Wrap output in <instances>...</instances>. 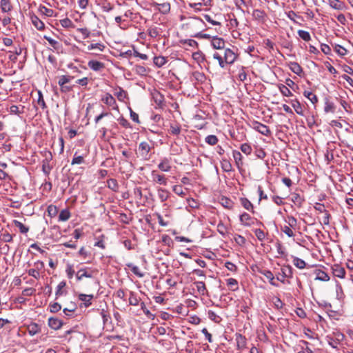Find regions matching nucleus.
Segmentation results:
<instances>
[{"mask_svg":"<svg viewBox=\"0 0 353 353\" xmlns=\"http://www.w3.org/2000/svg\"><path fill=\"white\" fill-rule=\"evenodd\" d=\"M39 11L47 17H52L54 15V10L41 5L39 6Z\"/></svg>","mask_w":353,"mask_h":353,"instance_id":"56","label":"nucleus"},{"mask_svg":"<svg viewBox=\"0 0 353 353\" xmlns=\"http://www.w3.org/2000/svg\"><path fill=\"white\" fill-rule=\"evenodd\" d=\"M43 38L48 41L49 44L57 52L62 49V44L59 41L52 39L50 37L45 35Z\"/></svg>","mask_w":353,"mask_h":353,"instance_id":"20","label":"nucleus"},{"mask_svg":"<svg viewBox=\"0 0 353 353\" xmlns=\"http://www.w3.org/2000/svg\"><path fill=\"white\" fill-rule=\"evenodd\" d=\"M304 199L299 194L294 193L292 196V201L296 205H301Z\"/></svg>","mask_w":353,"mask_h":353,"instance_id":"61","label":"nucleus"},{"mask_svg":"<svg viewBox=\"0 0 353 353\" xmlns=\"http://www.w3.org/2000/svg\"><path fill=\"white\" fill-rule=\"evenodd\" d=\"M236 346L239 350H243L245 348L247 344L246 338L241 334H236Z\"/></svg>","mask_w":353,"mask_h":353,"instance_id":"17","label":"nucleus"},{"mask_svg":"<svg viewBox=\"0 0 353 353\" xmlns=\"http://www.w3.org/2000/svg\"><path fill=\"white\" fill-rule=\"evenodd\" d=\"M152 6L155 7L161 13L163 14H166L170 11V4L168 2H164L162 3L154 2L152 3Z\"/></svg>","mask_w":353,"mask_h":353,"instance_id":"11","label":"nucleus"},{"mask_svg":"<svg viewBox=\"0 0 353 353\" xmlns=\"http://www.w3.org/2000/svg\"><path fill=\"white\" fill-rule=\"evenodd\" d=\"M194 285L196 288L198 292L202 295L205 296L208 294V290L206 288L205 284L203 281H195L194 283Z\"/></svg>","mask_w":353,"mask_h":353,"instance_id":"21","label":"nucleus"},{"mask_svg":"<svg viewBox=\"0 0 353 353\" xmlns=\"http://www.w3.org/2000/svg\"><path fill=\"white\" fill-rule=\"evenodd\" d=\"M221 168L225 172H230L232 171V165L229 160L223 159L221 161Z\"/></svg>","mask_w":353,"mask_h":353,"instance_id":"32","label":"nucleus"},{"mask_svg":"<svg viewBox=\"0 0 353 353\" xmlns=\"http://www.w3.org/2000/svg\"><path fill=\"white\" fill-rule=\"evenodd\" d=\"M88 50H98L100 52H103L105 48V46L102 43H91L87 47Z\"/></svg>","mask_w":353,"mask_h":353,"instance_id":"45","label":"nucleus"},{"mask_svg":"<svg viewBox=\"0 0 353 353\" xmlns=\"http://www.w3.org/2000/svg\"><path fill=\"white\" fill-rule=\"evenodd\" d=\"M47 212L50 217H54L58 213V208L56 205H50L47 208Z\"/></svg>","mask_w":353,"mask_h":353,"instance_id":"59","label":"nucleus"},{"mask_svg":"<svg viewBox=\"0 0 353 353\" xmlns=\"http://www.w3.org/2000/svg\"><path fill=\"white\" fill-rule=\"evenodd\" d=\"M205 141L210 145H215L218 143L219 139L215 135H208L205 137Z\"/></svg>","mask_w":353,"mask_h":353,"instance_id":"54","label":"nucleus"},{"mask_svg":"<svg viewBox=\"0 0 353 353\" xmlns=\"http://www.w3.org/2000/svg\"><path fill=\"white\" fill-rule=\"evenodd\" d=\"M252 17L258 21H263L266 17V14L263 10L255 9L253 10Z\"/></svg>","mask_w":353,"mask_h":353,"instance_id":"30","label":"nucleus"},{"mask_svg":"<svg viewBox=\"0 0 353 353\" xmlns=\"http://www.w3.org/2000/svg\"><path fill=\"white\" fill-rule=\"evenodd\" d=\"M172 190L176 194L182 197H183L186 194V193L183 191V187L180 185H174L172 187Z\"/></svg>","mask_w":353,"mask_h":353,"instance_id":"58","label":"nucleus"},{"mask_svg":"<svg viewBox=\"0 0 353 353\" xmlns=\"http://www.w3.org/2000/svg\"><path fill=\"white\" fill-rule=\"evenodd\" d=\"M101 101L107 105L112 107L113 109L117 108L116 100L110 93H106L102 97Z\"/></svg>","mask_w":353,"mask_h":353,"instance_id":"12","label":"nucleus"},{"mask_svg":"<svg viewBox=\"0 0 353 353\" xmlns=\"http://www.w3.org/2000/svg\"><path fill=\"white\" fill-rule=\"evenodd\" d=\"M332 273L334 276L339 277L340 279H343L345 276V270L344 268L339 264H334L332 267Z\"/></svg>","mask_w":353,"mask_h":353,"instance_id":"13","label":"nucleus"},{"mask_svg":"<svg viewBox=\"0 0 353 353\" xmlns=\"http://www.w3.org/2000/svg\"><path fill=\"white\" fill-rule=\"evenodd\" d=\"M208 316L211 321L216 323H219L222 321V318L212 310L208 312Z\"/></svg>","mask_w":353,"mask_h":353,"instance_id":"35","label":"nucleus"},{"mask_svg":"<svg viewBox=\"0 0 353 353\" xmlns=\"http://www.w3.org/2000/svg\"><path fill=\"white\" fill-rule=\"evenodd\" d=\"M303 95L307 98L313 104H316L318 102V98L316 95L310 91H304Z\"/></svg>","mask_w":353,"mask_h":353,"instance_id":"44","label":"nucleus"},{"mask_svg":"<svg viewBox=\"0 0 353 353\" xmlns=\"http://www.w3.org/2000/svg\"><path fill=\"white\" fill-rule=\"evenodd\" d=\"M157 167L162 172H170L171 170L170 159L167 157L161 159Z\"/></svg>","mask_w":353,"mask_h":353,"instance_id":"9","label":"nucleus"},{"mask_svg":"<svg viewBox=\"0 0 353 353\" xmlns=\"http://www.w3.org/2000/svg\"><path fill=\"white\" fill-rule=\"evenodd\" d=\"M158 196L159 198V199L161 200V201L163 202V201H165L168 197H169V192L165 190V189H163V188H159L158 189Z\"/></svg>","mask_w":353,"mask_h":353,"instance_id":"37","label":"nucleus"},{"mask_svg":"<svg viewBox=\"0 0 353 353\" xmlns=\"http://www.w3.org/2000/svg\"><path fill=\"white\" fill-rule=\"evenodd\" d=\"M129 303L130 305H134V306H137L139 303V298L137 296V294L134 292H130Z\"/></svg>","mask_w":353,"mask_h":353,"instance_id":"39","label":"nucleus"},{"mask_svg":"<svg viewBox=\"0 0 353 353\" xmlns=\"http://www.w3.org/2000/svg\"><path fill=\"white\" fill-rule=\"evenodd\" d=\"M239 221L241 224L245 227H250L254 223V219L246 212H243L240 215Z\"/></svg>","mask_w":353,"mask_h":353,"instance_id":"8","label":"nucleus"},{"mask_svg":"<svg viewBox=\"0 0 353 353\" xmlns=\"http://www.w3.org/2000/svg\"><path fill=\"white\" fill-rule=\"evenodd\" d=\"M223 54L224 57V61L225 62V65L232 64L237 58V54H235L233 50L230 48L224 49L223 51Z\"/></svg>","mask_w":353,"mask_h":353,"instance_id":"4","label":"nucleus"},{"mask_svg":"<svg viewBox=\"0 0 353 353\" xmlns=\"http://www.w3.org/2000/svg\"><path fill=\"white\" fill-rule=\"evenodd\" d=\"M48 325L53 330H59L63 325V322L57 318L50 317L48 319Z\"/></svg>","mask_w":353,"mask_h":353,"instance_id":"18","label":"nucleus"},{"mask_svg":"<svg viewBox=\"0 0 353 353\" xmlns=\"http://www.w3.org/2000/svg\"><path fill=\"white\" fill-rule=\"evenodd\" d=\"M25 107L23 105H12L9 108V112L11 114H16L20 116L24 112Z\"/></svg>","mask_w":353,"mask_h":353,"instance_id":"24","label":"nucleus"},{"mask_svg":"<svg viewBox=\"0 0 353 353\" xmlns=\"http://www.w3.org/2000/svg\"><path fill=\"white\" fill-rule=\"evenodd\" d=\"M221 203L222 205L225 208L231 209L233 207L232 201L228 198H226V197L221 198Z\"/></svg>","mask_w":353,"mask_h":353,"instance_id":"62","label":"nucleus"},{"mask_svg":"<svg viewBox=\"0 0 353 353\" xmlns=\"http://www.w3.org/2000/svg\"><path fill=\"white\" fill-rule=\"evenodd\" d=\"M151 177L152 181L155 183L163 185H167L168 184V179L166 176L163 174H159L157 170H152L151 172Z\"/></svg>","mask_w":353,"mask_h":353,"instance_id":"3","label":"nucleus"},{"mask_svg":"<svg viewBox=\"0 0 353 353\" xmlns=\"http://www.w3.org/2000/svg\"><path fill=\"white\" fill-rule=\"evenodd\" d=\"M227 285L230 288L232 291L238 290V282L235 279L230 278L227 279Z\"/></svg>","mask_w":353,"mask_h":353,"instance_id":"49","label":"nucleus"},{"mask_svg":"<svg viewBox=\"0 0 353 353\" xmlns=\"http://www.w3.org/2000/svg\"><path fill=\"white\" fill-rule=\"evenodd\" d=\"M293 264L299 269H303L306 266V263L298 257H294Z\"/></svg>","mask_w":353,"mask_h":353,"instance_id":"50","label":"nucleus"},{"mask_svg":"<svg viewBox=\"0 0 353 353\" xmlns=\"http://www.w3.org/2000/svg\"><path fill=\"white\" fill-rule=\"evenodd\" d=\"M336 110V106L334 104L333 102L329 101L327 99H325V106H324V111L326 113H334Z\"/></svg>","mask_w":353,"mask_h":353,"instance_id":"31","label":"nucleus"},{"mask_svg":"<svg viewBox=\"0 0 353 353\" xmlns=\"http://www.w3.org/2000/svg\"><path fill=\"white\" fill-rule=\"evenodd\" d=\"M279 91L283 96L290 97L292 95V92L290 89L285 85L281 84L279 85Z\"/></svg>","mask_w":353,"mask_h":353,"instance_id":"57","label":"nucleus"},{"mask_svg":"<svg viewBox=\"0 0 353 353\" xmlns=\"http://www.w3.org/2000/svg\"><path fill=\"white\" fill-rule=\"evenodd\" d=\"M203 21L199 17H193L192 20L187 24L192 26H196L199 29H201L203 25Z\"/></svg>","mask_w":353,"mask_h":353,"instance_id":"40","label":"nucleus"},{"mask_svg":"<svg viewBox=\"0 0 353 353\" xmlns=\"http://www.w3.org/2000/svg\"><path fill=\"white\" fill-rule=\"evenodd\" d=\"M180 43L184 46H188L192 48L198 47V43L194 39H181Z\"/></svg>","mask_w":353,"mask_h":353,"instance_id":"52","label":"nucleus"},{"mask_svg":"<svg viewBox=\"0 0 353 353\" xmlns=\"http://www.w3.org/2000/svg\"><path fill=\"white\" fill-rule=\"evenodd\" d=\"M100 314L102 317L103 323L104 325H106L107 324L111 323L110 315L107 311L102 309Z\"/></svg>","mask_w":353,"mask_h":353,"instance_id":"47","label":"nucleus"},{"mask_svg":"<svg viewBox=\"0 0 353 353\" xmlns=\"http://www.w3.org/2000/svg\"><path fill=\"white\" fill-rule=\"evenodd\" d=\"M34 268L28 270V274L34 279H38L40 277L39 271L44 268V263L41 261H37L34 263Z\"/></svg>","mask_w":353,"mask_h":353,"instance_id":"2","label":"nucleus"},{"mask_svg":"<svg viewBox=\"0 0 353 353\" xmlns=\"http://www.w3.org/2000/svg\"><path fill=\"white\" fill-rule=\"evenodd\" d=\"M289 67L291 71L297 75H301V74L303 72L301 66L296 62H290Z\"/></svg>","mask_w":353,"mask_h":353,"instance_id":"25","label":"nucleus"},{"mask_svg":"<svg viewBox=\"0 0 353 353\" xmlns=\"http://www.w3.org/2000/svg\"><path fill=\"white\" fill-rule=\"evenodd\" d=\"M212 46L214 48L224 50L225 49V41L222 38L218 37H214L211 41Z\"/></svg>","mask_w":353,"mask_h":353,"instance_id":"14","label":"nucleus"},{"mask_svg":"<svg viewBox=\"0 0 353 353\" xmlns=\"http://www.w3.org/2000/svg\"><path fill=\"white\" fill-rule=\"evenodd\" d=\"M316 280H319L322 281H328L330 280L329 275L321 270H316Z\"/></svg>","mask_w":353,"mask_h":353,"instance_id":"26","label":"nucleus"},{"mask_svg":"<svg viewBox=\"0 0 353 353\" xmlns=\"http://www.w3.org/2000/svg\"><path fill=\"white\" fill-rule=\"evenodd\" d=\"M93 271L89 268H81L76 274V279L78 281H81L83 278H92Z\"/></svg>","mask_w":353,"mask_h":353,"instance_id":"7","label":"nucleus"},{"mask_svg":"<svg viewBox=\"0 0 353 353\" xmlns=\"http://www.w3.org/2000/svg\"><path fill=\"white\" fill-rule=\"evenodd\" d=\"M213 58L219 61V65L221 68H225V62L224 61V57L223 53L214 52L213 54Z\"/></svg>","mask_w":353,"mask_h":353,"instance_id":"36","label":"nucleus"},{"mask_svg":"<svg viewBox=\"0 0 353 353\" xmlns=\"http://www.w3.org/2000/svg\"><path fill=\"white\" fill-rule=\"evenodd\" d=\"M152 147L148 142L143 141L139 143L137 152L142 159L144 160H148L150 158L149 153Z\"/></svg>","mask_w":353,"mask_h":353,"instance_id":"1","label":"nucleus"},{"mask_svg":"<svg viewBox=\"0 0 353 353\" xmlns=\"http://www.w3.org/2000/svg\"><path fill=\"white\" fill-rule=\"evenodd\" d=\"M334 51L341 57L347 54V50L341 45L334 44L333 46Z\"/></svg>","mask_w":353,"mask_h":353,"instance_id":"46","label":"nucleus"},{"mask_svg":"<svg viewBox=\"0 0 353 353\" xmlns=\"http://www.w3.org/2000/svg\"><path fill=\"white\" fill-rule=\"evenodd\" d=\"M153 62L157 68H161L168 62V59L163 56H157L154 57Z\"/></svg>","mask_w":353,"mask_h":353,"instance_id":"28","label":"nucleus"},{"mask_svg":"<svg viewBox=\"0 0 353 353\" xmlns=\"http://www.w3.org/2000/svg\"><path fill=\"white\" fill-rule=\"evenodd\" d=\"M127 266L130 269V270L137 276L141 278L144 276V274L141 272L140 268L132 264V263H128Z\"/></svg>","mask_w":353,"mask_h":353,"instance_id":"38","label":"nucleus"},{"mask_svg":"<svg viewBox=\"0 0 353 353\" xmlns=\"http://www.w3.org/2000/svg\"><path fill=\"white\" fill-rule=\"evenodd\" d=\"M71 216V214L68 209L62 210L59 215V221H66Z\"/></svg>","mask_w":353,"mask_h":353,"instance_id":"34","label":"nucleus"},{"mask_svg":"<svg viewBox=\"0 0 353 353\" xmlns=\"http://www.w3.org/2000/svg\"><path fill=\"white\" fill-rule=\"evenodd\" d=\"M298 35L305 41H309L311 40V36L309 32L303 30H299Z\"/></svg>","mask_w":353,"mask_h":353,"instance_id":"51","label":"nucleus"},{"mask_svg":"<svg viewBox=\"0 0 353 353\" xmlns=\"http://www.w3.org/2000/svg\"><path fill=\"white\" fill-rule=\"evenodd\" d=\"M27 329L30 336H34L41 332L40 326L36 323H31L28 325Z\"/></svg>","mask_w":353,"mask_h":353,"instance_id":"22","label":"nucleus"},{"mask_svg":"<svg viewBox=\"0 0 353 353\" xmlns=\"http://www.w3.org/2000/svg\"><path fill=\"white\" fill-rule=\"evenodd\" d=\"M66 286V283L65 281H61L57 287V290H56V292H55V295H56V297L58 298L59 296H62L63 294H66V292H64L63 291V289Z\"/></svg>","mask_w":353,"mask_h":353,"instance_id":"43","label":"nucleus"},{"mask_svg":"<svg viewBox=\"0 0 353 353\" xmlns=\"http://www.w3.org/2000/svg\"><path fill=\"white\" fill-rule=\"evenodd\" d=\"M240 203L245 209L254 213L253 204L247 198H240Z\"/></svg>","mask_w":353,"mask_h":353,"instance_id":"23","label":"nucleus"},{"mask_svg":"<svg viewBox=\"0 0 353 353\" xmlns=\"http://www.w3.org/2000/svg\"><path fill=\"white\" fill-rule=\"evenodd\" d=\"M148 33L152 38H156L159 35V28L157 27H150L148 30Z\"/></svg>","mask_w":353,"mask_h":353,"instance_id":"64","label":"nucleus"},{"mask_svg":"<svg viewBox=\"0 0 353 353\" xmlns=\"http://www.w3.org/2000/svg\"><path fill=\"white\" fill-rule=\"evenodd\" d=\"M14 226L19 228V231L22 234H26L29 231V228L26 226L24 224H23L21 222L14 220L13 221Z\"/></svg>","mask_w":353,"mask_h":353,"instance_id":"41","label":"nucleus"},{"mask_svg":"<svg viewBox=\"0 0 353 353\" xmlns=\"http://www.w3.org/2000/svg\"><path fill=\"white\" fill-rule=\"evenodd\" d=\"M292 107L294 108L295 112L298 114H300V115H303V109H302V106L301 105V103H299V101L297 100H295L294 101H292Z\"/></svg>","mask_w":353,"mask_h":353,"instance_id":"60","label":"nucleus"},{"mask_svg":"<svg viewBox=\"0 0 353 353\" xmlns=\"http://www.w3.org/2000/svg\"><path fill=\"white\" fill-rule=\"evenodd\" d=\"M259 273L265 276L272 285L278 286V285L274 282V276L270 270H261L259 271Z\"/></svg>","mask_w":353,"mask_h":353,"instance_id":"19","label":"nucleus"},{"mask_svg":"<svg viewBox=\"0 0 353 353\" xmlns=\"http://www.w3.org/2000/svg\"><path fill=\"white\" fill-rule=\"evenodd\" d=\"M235 163L239 169L243 165V156L240 152L234 150L232 152Z\"/></svg>","mask_w":353,"mask_h":353,"instance_id":"27","label":"nucleus"},{"mask_svg":"<svg viewBox=\"0 0 353 353\" xmlns=\"http://www.w3.org/2000/svg\"><path fill=\"white\" fill-rule=\"evenodd\" d=\"M32 23L38 30H43L45 28L44 23L34 14H30Z\"/></svg>","mask_w":353,"mask_h":353,"instance_id":"15","label":"nucleus"},{"mask_svg":"<svg viewBox=\"0 0 353 353\" xmlns=\"http://www.w3.org/2000/svg\"><path fill=\"white\" fill-rule=\"evenodd\" d=\"M0 8L3 12H8L10 11L12 6L9 0H1Z\"/></svg>","mask_w":353,"mask_h":353,"instance_id":"33","label":"nucleus"},{"mask_svg":"<svg viewBox=\"0 0 353 353\" xmlns=\"http://www.w3.org/2000/svg\"><path fill=\"white\" fill-rule=\"evenodd\" d=\"M292 276V269L290 266H286L281 269V272L279 273L276 276L277 280L280 281L282 283H284L285 279L286 277Z\"/></svg>","mask_w":353,"mask_h":353,"instance_id":"10","label":"nucleus"},{"mask_svg":"<svg viewBox=\"0 0 353 353\" xmlns=\"http://www.w3.org/2000/svg\"><path fill=\"white\" fill-rule=\"evenodd\" d=\"M107 185L108 188L111 189L114 192H117L119 190V184L115 179H110L107 181Z\"/></svg>","mask_w":353,"mask_h":353,"instance_id":"42","label":"nucleus"},{"mask_svg":"<svg viewBox=\"0 0 353 353\" xmlns=\"http://www.w3.org/2000/svg\"><path fill=\"white\" fill-rule=\"evenodd\" d=\"M94 298L92 294H79L78 299L81 301V307L87 308L92 305V300Z\"/></svg>","mask_w":353,"mask_h":353,"instance_id":"5","label":"nucleus"},{"mask_svg":"<svg viewBox=\"0 0 353 353\" xmlns=\"http://www.w3.org/2000/svg\"><path fill=\"white\" fill-rule=\"evenodd\" d=\"M60 24L62 27L70 28L74 27L73 22L68 18H65L63 19L60 20Z\"/></svg>","mask_w":353,"mask_h":353,"instance_id":"63","label":"nucleus"},{"mask_svg":"<svg viewBox=\"0 0 353 353\" xmlns=\"http://www.w3.org/2000/svg\"><path fill=\"white\" fill-rule=\"evenodd\" d=\"M0 241L5 243H11L13 241V235L8 232H5L0 235Z\"/></svg>","mask_w":353,"mask_h":353,"instance_id":"48","label":"nucleus"},{"mask_svg":"<svg viewBox=\"0 0 353 353\" xmlns=\"http://www.w3.org/2000/svg\"><path fill=\"white\" fill-rule=\"evenodd\" d=\"M74 77L70 75H62L59 77L58 81L59 85H65L68 83Z\"/></svg>","mask_w":353,"mask_h":353,"instance_id":"55","label":"nucleus"},{"mask_svg":"<svg viewBox=\"0 0 353 353\" xmlns=\"http://www.w3.org/2000/svg\"><path fill=\"white\" fill-rule=\"evenodd\" d=\"M253 128L263 135L267 137L271 135V131L270 128L267 125L258 121H256L253 123Z\"/></svg>","mask_w":353,"mask_h":353,"instance_id":"6","label":"nucleus"},{"mask_svg":"<svg viewBox=\"0 0 353 353\" xmlns=\"http://www.w3.org/2000/svg\"><path fill=\"white\" fill-rule=\"evenodd\" d=\"M328 3L331 8L335 10H341L344 8V3L339 0H328Z\"/></svg>","mask_w":353,"mask_h":353,"instance_id":"29","label":"nucleus"},{"mask_svg":"<svg viewBox=\"0 0 353 353\" xmlns=\"http://www.w3.org/2000/svg\"><path fill=\"white\" fill-rule=\"evenodd\" d=\"M84 163V156L83 155H77V152L74 153V157L72 160L71 164H81Z\"/></svg>","mask_w":353,"mask_h":353,"instance_id":"53","label":"nucleus"},{"mask_svg":"<svg viewBox=\"0 0 353 353\" xmlns=\"http://www.w3.org/2000/svg\"><path fill=\"white\" fill-rule=\"evenodd\" d=\"M88 65L90 69L96 72L100 71L105 68L103 63L95 60L89 61Z\"/></svg>","mask_w":353,"mask_h":353,"instance_id":"16","label":"nucleus"}]
</instances>
